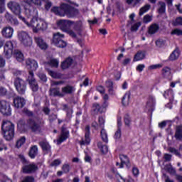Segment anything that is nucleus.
I'll list each match as a JSON object with an SVG mask.
<instances>
[{
  "label": "nucleus",
  "instance_id": "nucleus-29",
  "mask_svg": "<svg viewBox=\"0 0 182 182\" xmlns=\"http://www.w3.org/2000/svg\"><path fill=\"white\" fill-rule=\"evenodd\" d=\"M146 58V52L145 51H138L134 57V62H139L140 60H143Z\"/></svg>",
  "mask_w": 182,
  "mask_h": 182
},
{
  "label": "nucleus",
  "instance_id": "nucleus-3",
  "mask_svg": "<svg viewBox=\"0 0 182 182\" xmlns=\"http://www.w3.org/2000/svg\"><path fill=\"white\" fill-rule=\"evenodd\" d=\"M14 45H16L15 41H11L5 43L4 50V58H6V59H11L13 55L14 58H15L18 62H23V53L19 50H14Z\"/></svg>",
  "mask_w": 182,
  "mask_h": 182
},
{
  "label": "nucleus",
  "instance_id": "nucleus-36",
  "mask_svg": "<svg viewBox=\"0 0 182 182\" xmlns=\"http://www.w3.org/2000/svg\"><path fill=\"white\" fill-rule=\"evenodd\" d=\"M175 137L176 140H182V127L178 126L176 127L175 132Z\"/></svg>",
  "mask_w": 182,
  "mask_h": 182
},
{
  "label": "nucleus",
  "instance_id": "nucleus-12",
  "mask_svg": "<svg viewBox=\"0 0 182 182\" xmlns=\"http://www.w3.org/2000/svg\"><path fill=\"white\" fill-rule=\"evenodd\" d=\"M18 38L24 46H31L32 45V38L25 31H22L18 34Z\"/></svg>",
  "mask_w": 182,
  "mask_h": 182
},
{
  "label": "nucleus",
  "instance_id": "nucleus-24",
  "mask_svg": "<svg viewBox=\"0 0 182 182\" xmlns=\"http://www.w3.org/2000/svg\"><path fill=\"white\" fill-rule=\"evenodd\" d=\"M92 114L96 115L103 113V107L100 105V104L95 102L92 105Z\"/></svg>",
  "mask_w": 182,
  "mask_h": 182
},
{
  "label": "nucleus",
  "instance_id": "nucleus-2",
  "mask_svg": "<svg viewBox=\"0 0 182 182\" xmlns=\"http://www.w3.org/2000/svg\"><path fill=\"white\" fill-rule=\"evenodd\" d=\"M50 11L52 14L57 16H60L61 18H65V16L69 19L76 18L79 15V9L67 3H62L59 6H54Z\"/></svg>",
  "mask_w": 182,
  "mask_h": 182
},
{
  "label": "nucleus",
  "instance_id": "nucleus-62",
  "mask_svg": "<svg viewBox=\"0 0 182 182\" xmlns=\"http://www.w3.org/2000/svg\"><path fill=\"white\" fill-rule=\"evenodd\" d=\"M5 65H6V60H5L2 55L0 54V68H5Z\"/></svg>",
  "mask_w": 182,
  "mask_h": 182
},
{
  "label": "nucleus",
  "instance_id": "nucleus-10",
  "mask_svg": "<svg viewBox=\"0 0 182 182\" xmlns=\"http://www.w3.org/2000/svg\"><path fill=\"white\" fill-rule=\"evenodd\" d=\"M28 82L32 92H35L39 90V85H38V82H36V79H35V74H33V72L32 71H30L29 73Z\"/></svg>",
  "mask_w": 182,
  "mask_h": 182
},
{
  "label": "nucleus",
  "instance_id": "nucleus-38",
  "mask_svg": "<svg viewBox=\"0 0 182 182\" xmlns=\"http://www.w3.org/2000/svg\"><path fill=\"white\" fill-rule=\"evenodd\" d=\"M101 139L104 143H109V139L107 138V132L105 129H102L100 132Z\"/></svg>",
  "mask_w": 182,
  "mask_h": 182
},
{
  "label": "nucleus",
  "instance_id": "nucleus-22",
  "mask_svg": "<svg viewBox=\"0 0 182 182\" xmlns=\"http://www.w3.org/2000/svg\"><path fill=\"white\" fill-rule=\"evenodd\" d=\"M49 95L53 97H63L64 96V95L60 92V89L59 87L50 88Z\"/></svg>",
  "mask_w": 182,
  "mask_h": 182
},
{
  "label": "nucleus",
  "instance_id": "nucleus-51",
  "mask_svg": "<svg viewBox=\"0 0 182 182\" xmlns=\"http://www.w3.org/2000/svg\"><path fill=\"white\" fill-rule=\"evenodd\" d=\"M132 174L135 178H137L140 174V171L139 170V168L134 166L132 168Z\"/></svg>",
  "mask_w": 182,
  "mask_h": 182
},
{
  "label": "nucleus",
  "instance_id": "nucleus-53",
  "mask_svg": "<svg viewBox=\"0 0 182 182\" xmlns=\"http://www.w3.org/2000/svg\"><path fill=\"white\" fill-rule=\"evenodd\" d=\"M160 68H163V65H161V64L151 65L149 66V70H154L156 69H160Z\"/></svg>",
  "mask_w": 182,
  "mask_h": 182
},
{
  "label": "nucleus",
  "instance_id": "nucleus-40",
  "mask_svg": "<svg viewBox=\"0 0 182 182\" xmlns=\"http://www.w3.org/2000/svg\"><path fill=\"white\" fill-rule=\"evenodd\" d=\"M124 123L125 126L130 127V124H132V117H130V114H126L124 115Z\"/></svg>",
  "mask_w": 182,
  "mask_h": 182
},
{
  "label": "nucleus",
  "instance_id": "nucleus-63",
  "mask_svg": "<svg viewBox=\"0 0 182 182\" xmlns=\"http://www.w3.org/2000/svg\"><path fill=\"white\" fill-rule=\"evenodd\" d=\"M144 68H146V65L144 64H139L136 70L137 72L141 73L142 70H144Z\"/></svg>",
  "mask_w": 182,
  "mask_h": 182
},
{
  "label": "nucleus",
  "instance_id": "nucleus-18",
  "mask_svg": "<svg viewBox=\"0 0 182 182\" xmlns=\"http://www.w3.org/2000/svg\"><path fill=\"white\" fill-rule=\"evenodd\" d=\"M14 107L16 109H22L25 105H26V101L21 97H17L14 99Z\"/></svg>",
  "mask_w": 182,
  "mask_h": 182
},
{
  "label": "nucleus",
  "instance_id": "nucleus-34",
  "mask_svg": "<svg viewBox=\"0 0 182 182\" xmlns=\"http://www.w3.org/2000/svg\"><path fill=\"white\" fill-rule=\"evenodd\" d=\"M47 29H48V23L42 20H39L38 32H39V31H46Z\"/></svg>",
  "mask_w": 182,
  "mask_h": 182
},
{
  "label": "nucleus",
  "instance_id": "nucleus-16",
  "mask_svg": "<svg viewBox=\"0 0 182 182\" xmlns=\"http://www.w3.org/2000/svg\"><path fill=\"white\" fill-rule=\"evenodd\" d=\"M34 41L37 46H38L41 50H46V49L49 48V46L46 43V41L42 38V37H34Z\"/></svg>",
  "mask_w": 182,
  "mask_h": 182
},
{
  "label": "nucleus",
  "instance_id": "nucleus-59",
  "mask_svg": "<svg viewBox=\"0 0 182 182\" xmlns=\"http://www.w3.org/2000/svg\"><path fill=\"white\" fill-rule=\"evenodd\" d=\"M72 114H73V109H67L66 117L68 120H72V117H73Z\"/></svg>",
  "mask_w": 182,
  "mask_h": 182
},
{
  "label": "nucleus",
  "instance_id": "nucleus-8",
  "mask_svg": "<svg viewBox=\"0 0 182 182\" xmlns=\"http://www.w3.org/2000/svg\"><path fill=\"white\" fill-rule=\"evenodd\" d=\"M14 86L18 95H25L27 86L25 80H22V78H20L18 77H16L14 79Z\"/></svg>",
  "mask_w": 182,
  "mask_h": 182
},
{
  "label": "nucleus",
  "instance_id": "nucleus-7",
  "mask_svg": "<svg viewBox=\"0 0 182 182\" xmlns=\"http://www.w3.org/2000/svg\"><path fill=\"white\" fill-rule=\"evenodd\" d=\"M65 35L60 34V33H56L53 34L52 43H54L55 46L60 48V49H63L68 46L66 41H63Z\"/></svg>",
  "mask_w": 182,
  "mask_h": 182
},
{
  "label": "nucleus",
  "instance_id": "nucleus-33",
  "mask_svg": "<svg viewBox=\"0 0 182 182\" xmlns=\"http://www.w3.org/2000/svg\"><path fill=\"white\" fill-rule=\"evenodd\" d=\"M167 43V41L163 38H158L156 41H155V45L157 48H164V46H166V43Z\"/></svg>",
  "mask_w": 182,
  "mask_h": 182
},
{
  "label": "nucleus",
  "instance_id": "nucleus-25",
  "mask_svg": "<svg viewBox=\"0 0 182 182\" xmlns=\"http://www.w3.org/2000/svg\"><path fill=\"white\" fill-rule=\"evenodd\" d=\"M160 30V26L158 23H153L148 28L149 35H154Z\"/></svg>",
  "mask_w": 182,
  "mask_h": 182
},
{
  "label": "nucleus",
  "instance_id": "nucleus-46",
  "mask_svg": "<svg viewBox=\"0 0 182 182\" xmlns=\"http://www.w3.org/2000/svg\"><path fill=\"white\" fill-rule=\"evenodd\" d=\"M173 26H182V17L181 16L177 17L175 19V21L173 22Z\"/></svg>",
  "mask_w": 182,
  "mask_h": 182
},
{
  "label": "nucleus",
  "instance_id": "nucleus-19",
  "mask_svg": "<svg viewBox=\"0 0 182 182\" xmlns=\"http://www.w3.org/2000/svg\"><path fill=\"white\" fill-rule=\"evenodd\" d=\"M4 16L7 22L9 23H11V25H14V26H18V25H19V21H18V18H14L12 14H9V12H6Z\"/></svg>",
  "mask_w": 182,
  "mask_h": 182
},
{
  "label": "nucleus",
  "instance_id": "nucleus-61",
  "mask_svg": "<svg viewBox=\"0 0 182 182\" xmlns=\"http://www.w3.org/2000/svg\"><path fill=\"white\" fill-rule=\"evenodd\" d=\"M5 1L6 0H0V14H4L5 11Z\"/></svg>",
  "mask_w": 182,
  "mask_h": 182
},
{
  "label": "nucleus",
  "instance_id": "nucleus-60",
  "mask_svg": "<svg viewBox=\"0 0 182 182\" xmlns=\"http://www.w3.org/2000/svg\"><path fill=\"white\" fill-rule=\"evenodd\" d=\"M115 178L118 182H126L125 178L122 176L120 173H117V175H115Z\"/></svg>",
  "mask_w": 182,
  "mask_h": 182
},
{
  "label": "nucleus",
  "instance_id": "nucleus-56",
  "mask_svg": "<svg viewBox=\"0 0 182 182\" xmlns=\"http://www.w3.org/2000/svg\"><path fill=\"white\" fill-rule=\"evenodd\" d=\"M171 35H176L177 36H181L182 35V30L178 28H175L171 33Z\"/></svg>",
  "mask_w": 182,
  "mask_h": 182
},
{
  "label": "nucleus",
  "instance_id": "nucleus-11",
  "mask_svg": "<svg viewBox=\"0 0 182 182\" xmlns=\"http://www.w3.org/2000/svg\"><path fill=\"white\" fill-rule=\"evenodd\" d=\"M73 23H75V21L70 20H60L58 21L57 25L63 32H68Z\"/></svg>",
  "mask_w": 182,
  "mask_h": 182
},
{
  "label": "nucleus",
  "instance_id": "nucleus-27",
  "mask_svg": "<svg viewBox=\"0 0 182 182\" xmlns=\"http://www.w3.org/2000/svg\"><path fill=\"white\" fill-rule=\"evenodd\" d=\"M38 156V146L33 145L30 148L28 151V156L30 159H35Z\"/></svg>",
  "mask_w": 182,
  "mask_h": 182
},
{
  "label": "nucleus",
  "instance_id": "nucleus-52",
  "mask_svg": "<svg viewBox=\"0 0 182 182\" xmlns=\"http://www.w3.org/2000/svg\"><path fill=\"white\" fill-rule=\"evenodd\" d=\"M97 92H99L101 95H105L106 93V90L103 85H98L96 87Z\"/></svg>",
  "mask_w": 182,
  "mask_h": 182
},
{
  "label": "nucleus",
  "instance_id": "nucleus-58",
  "mask_svg": "<svg viewBox=\"0 0 182 182\" xmlns=\"http://www.w3.org/2000/svg\"><path fill=\"white\" fill-rule=\"evenodd\" d=\"M122 137V129H117V132L114 133V138L116 140H119Z\"/></svg>",
  "mask_w": 182,
  "mask_h": 182
},
{
  "label": "nucleus",
  "instance_id": "nucleus-17",
  "mask_svg": "<svg viewBox=\"0 0 182 182\" xmlns=\"http://www.w3.org/2000/svg\"><path fill=\"white\" fill-rule=\"evenodd\" d=\"M26 65H27V68L28 69H29V72H35L38 68V62L33 59H31V58H28V60L26 61Z\"/></svg>",
  "mask_w": 182,
  "mask_h": 182
},
{
  "label": "nucleus",
  "instance_id": "nucleus-21",
  "mask_svg": "<svg viewBox=\"0 0 182 182\" xmlns=\"http://www.w3.org/2000/svg\"><path fill=\"white\" fill-rule=\"evenodd\" d=\"M73 29L75 32H77L78 35H82V32H83L85 28H83V23L82 21H77L73 23Z\"/></svg>",
  "mask_w": 182,
  "mask_h": 182
},
{
  "label": "nucleus",
  "instance_id": "nucleus-28",
  "mask_svg": "<svg viewBox=\"0 0 182 182\" xmlns=\"http://www.w3.org/2000/svg\"><path fill=\"white\" fill-rule=\"evenodd\" d=\"M85 144L87 146H89L90 144V126L87 125L85 127Z\"/></svg>",
  "mask_w": 182,
  "mask_h": 182
},
{
  "label": "nucleus",
  "instance_id": "nucleus-14",
  "mask_svg": "<svg viewBox=\"0 0 182 182\" xmlns=\"http://www.w3.org/2000/svg\"><path fill=\"white\" fill-rule=\"evenodd\" d=\"M70 135V134L69 130H68V128H66V127H65V125H63L61 127L60 136L57 139V144H62V143H63V141H66V140H68V139H69Z\"/></svg>",
  "mask_w": 182,
  "mask_h": 182
},
{
  "label": "nucleus",
  "instance_id": "nucleus-41",
  "mask_svg": "<svg viewBox=\"0 0 182 182\" xmlns=\"http://www.w3.org/2000/svg\"><path fill=\"white\" fill-rule=\"evenodd\" d=\"M107 87L108 89V92L109 95H114V90L113 88V81H107Z\"/></svg>",
  "mask_w": 182,
  "mask_h": 182
},
{
  "label": "nucleus",
  "instance_id": "nucleus-50",
  "mask_svg": "<svg viewBox=\"0 0 182 182\" xmlns=\"http://www.w3.org/2000/svg\"><path fill=\"white\" fill-rule=\"evenodd\" d=\"M46 2L44 8L46 9V11H49V9H50V8H52V1H49V0H42V2Z\"/></svg>",
  "mask_w": 182,
  "mask_h": 182
},
{
  "label": "nucleus",
  "instance_id": "nucleus-26",
  "mask_svg": "<svg viewBox=\"0 0 182 182\" xmlns=\"http://www.w3.org/2000/svg\"><path fill=\"white\" fill-rule=\"evenodd\" d=\"M73 63V58L68 57L63 63H61V69H63V70H65V69L70 68Z\"/></svg>",
  "mask_w": 182,
  "mask_h": 182
},
{
  "label": "nucleus",
  "instance_id": "nucleus-49",
  "mask_svg": "<svg viewBox=\"0 0 182 182\" xmlns=\"http://www.w3.org/2000/svg\"><path fill=\"white\" fill-rule=\"evenodd\" d=\"M169 151H170V153H172V154H175V156H177L178 157L181 156V154L176 148L170 147L169 148Z\"/></svg>",
  "mask_w": 182,
  "mask_h": 182
},
{
  "label": "nucleus",
  "instance_id": "nucleus-48",
  "mask_svg": "<svg viewBox=\"0 0 182 182\" xmlns=\"http://www.w3.org/2000/svg\"><path fill=\"white\" fill-rule=\"evenodd\" d=\"M21 182H35V177L33 176H26Z\"/></svg>",
  "mask_w": 182,
  "mask_h": 182
},
{
  "label": "nucleus",
  "instance_id": "nucleus-1",
  "mask_svg": "<svg viewBox=\"0 0 182 182\" xmlns=\"http://www.w3.org/2000/svg\"><path fill=\"white\" fill-rule=\"evenodd\" d=\"M32 4L36 5V6H42V0H23V6L26 16H27V18H32L30 23L26 18H25V21L23 22H24L28 28H32L34 33H38V28L39 27L38 9L32 6Z\"/></svg>",
  "mask_w": 182,
  "mask_h": 182
},
{
  "label": "nucleus",
  "instance_id": "nucleus-15",
  "mask_svg": "<svg viewBox=\"0 0 182 182\" xmlns=\"http://www.w3.org/2000/svg\"><path fill=\"white\" fill-rule=\"evenodd\" d=\"M119 159L121 161L119 168H123L124 167V164L127 168H130V167H132L130 159L129 156H127V155L119 154Z\"/></svg>",
  "mask_w": 182,
  "mask_h": 182
},
{
  "label": "nucleus",
  "instance_id": "nucleus-4",
  "mask_svg": "<svg viewBox=\"0 0 182 182\" xmlns=\"http://www.w3.org/2000/svg\"><path fill=\"white\" fill-rule=\"evenodd\" d=\"M1 133L6 141H11L15 137V124L10 121L3 122Z\"/></svg>",
  "mask_w": 182,
  "mask_h": 182
},
{
  "label": "nucleus",
  "instance_id": "nucleus-45",
  "mask_svg": "<svg viewBox=\"0 0 182 182\" xmlns=\"http://www.w3.org/2000/svg\"><path fill=\"white\" fill-rule=\"evenodd\" d=\"M159 4H161V6L158 9V13L160 14V15L166 14V3L159 2Z\"/></svg>",
  "mask_w": 182,
  "mask_h": 182
},
{
  "label": "nucleus",
  "instance_id": "nucleus-31",
  "mask_svg": "<svg viewBox=\"0 0 182 182\" xmlns=\"http://www.w3.org/2000/svg\"><path fill=\"white\" fill-rule=\"evenodd\" d=\"M130 96H132V93L130 92H127L124 94L122 99V106H127L130 102Z\"/></svg>",
  "mask_w": 182,
  "mask_h": 182
},
{
  "label": "nucleus",
  "instance_id": "nucleus-6",
  "mask_svg": "<svg viewBox=\"0 0 182 182\" xmlns=\"http://www.w3.org/2000/svg\"><path fill=\"white\" fill-rule=\"evenodd\" d=\"M7 6L8 9H10L14 15H16V16H18L20 21H25V17L21 15L22 9H21V5L19 3L16 1H9L7 4Z\"/></svg>",
  "mask_w": 182,
  "mask_h": 182
},
{
  "label": "nucleus",
  "instance_id": "nucleus-57",
  "mask_svg": "<svg viewBox=\"0 0 182 182\" xmlns=\"http://www.w3.org/2000/svg\"><path fill=\"white\" fill-rule=\"evenodd\" d=\"M61 163L62 161H60V159H55L51 162L50 166L51 167H58V166H60Z\"/></svg>",
  "mask_w": 182,
  "mask_h": 182
},
{
  "label": "nucleus",
  "instance_id": "nucleus-64",
  "mask_svg": "<svg viewBox=\"0 0 182 182\" xmlns=\"http://www.w3.org/2000/svg\"><path fill=\"white\" fill-rule=\"evenodd\" d=\"M6 93H8V91L4 87H0V96H6Z\"/></svg>",
  "mask_w": 182,
  "mask_h": 182
},
{
  "label": "nucleus",
  "instance_id": "nucleus-47",
  "mask_svg": "<svg viewBox=\"0 0 182 182\" xmlns=\"http://www.w3.org/2000/svg\"><path fill=\"white\" fill-rule=\"evenodd\" d=\"M62 171L64 174H68L70 171V165L69 164H63L62 166Z\"/></svg>",
  "mask_w": 182,
  "mask_h": 182
},
{
  "label": "nucleus",
  "instance_id": "nucleus-39",
  "mask_svg": "<svg viewBox=\"0 0 182 182\" xmlns=\"http://www.w3.org/2000/svg\"><path fill=\"white\" fill-rule=\"evenodd\" d=\"M26 142V137L21 136L18 140H17L16 146L17 149H19L20 147H22L23 144Z\"/></svg>",
  "mask_w": 182,
  "mask_h": 182
},
{
  "label": "nucleus",
  "instance_id": "nucleus-37",
  "mask_svg": "<svg viewBox=\"0 0 182 182\" xmlns=\"http://www.w3.org/2000/svg\"><path fill=\"white\" fill-rule=\"evenodd\" d=\"M150 8H151L150 4H146L145 6L141 7L139 9V16L144 15V14H146V12H149V11H150Z\"/></svg>",
  "mask_w": 182,
  "mask_h": 182
},
{
  "label": "nucleus",
  "instance_id": "nucleus-13",
  "mask_svg": "<svg viewBox=\"0 0 182 182\" xmlns=\"http://www.w3.org/2000/svg\"><path fill=\"white\" fill-rule=\"evenodd\" d=\"M27 124L28 129L31 130L32 133L40 132L42 130L41 124L36 122V121L32 118L27 119Z\"/></svg>",
  "mask_w": 182,
  "mask_h": 182
},
{
  "label": "nucleus",
  "instance_id": "nucleus-9",
  "mask_svg": "<svg viewBox=\"0 0 182 182\" xmlns=\"http://www.w3.org/2000/svg\"><path fill=\"white\" fill-rule=\"evenodd\" d=\"M0 112L3 116H11V114H12V108L11 107V102L5 100H1Z\"/></svg>",
  "mask_w": 182,
  "mask_h": 182
},
{
  "label": "nucleus",
  "instance_id": "nucleus-5",
  "mask_svg": "<svg viewBox=\"0 0 182 182\" xmlns=\"http://www.w3.org/2000/svg\"><path fill=\"white\" fill-rule=\"evenodd\" d=\"M18 159H20V161L21 162V164H23V166L21 167V173L23 174H33L38 171V168L35 164H29V161L25 158V156L23 154H18Z\"/></svg>",
  "mask_w": 182,
  "mask_h": 182
},
{
  "label": "nucleus",
  "instance_id": "nucleus-30",
  "mask_svg": "<svg viewBox=\"0 0 182 182\" xmlns=\"http://www.w3.org/2000/svg\"><path fill=\"white\" fill-rule=\"evenodd\" d=\"M62 93H64V95H72L75 90V87L71 85H66L61 89Z\"/></svg>",
  "mask_w": 182,
  "mask_h": 182
},
{
  "label": "nucleus",
  "instance_id": "nucleus-54",
  "mask_svg": "<svg viewBox=\"0 0 182 182\" xmlns=\"http://www.w3.org/2000/svg\"><path fill=\"white\" fill-rule=\"evenodd\" d=\"M48 75H50V76H51V77H53V79L59 78V73H58L57 72H55L53 70H49Z\"/></svg>",
  "mask_w": 182,
  "mask_h": 182
},
{
  "label": "nucleus",
  "instance_id": "nucleus-20",
  "mask_svg": "<svg viewBox=\"0 0 182 182\" xmlns=\"http://www.w3.org/2000/svg\"><path fill=\"white\" fill-rule=\"evenodd\" d=\"M2 36L6 39H11L14 35V28L12 27H5L1 31Z\"/></svg>",
  "mask_w": 182,
  "mask_h": 182
},
{
  "label": "nucleus",
  "instance_id": "nucleus-42",
  "mask_svg": "<svg viewBox=\"0 0 182 182\" xmlns=\"http://www.w3.org/2000/svg\"><path fill=\"white\" fill-rule=\"evenodd\" d=\"M38 77L40 79V83H46L48 82V77L43 73H39Z\"/></svg>",
  "mask_w": 182,
  "mask_h": 182
},
{
  "label": "nucleus",
  "instance_id": "nucleus-43",
  "mask_svg": "<svg viewBox=\"0 0 182 182\" xmlns=\"http://www.w3.org/2000/svg\"><path fill=\"white\" fill-rule=\"evenodd\" d=\"M48 64L51 68H58L59 66V61L57 59L53 58L48 62Z\"/></svg>",
  "mask_w": 182,
  "mask_h": 182
},
{
  "label": "nucleus",
  "instance_id": "nucleus-23",
  "mask_svg": "<svg viewBox=\"0 0 182 182\" xmlns=\"http://www.w3.org/2000/svg\"><path fill=\"white\" fill-rule=\"evenodd\" d=\"M178 58H180V50L178 49V48H176L170 54L168 57V60H170V62H174V60H177Z\"/></svg>",
  "mask_w": 182,
  "mask_h": 182
},
{
  "label": "nucleus",
  "instance_id": "nucleus-55",
  "mask_svg": "<svg viewBox=\"0 0 182 182\" xmlns=\"http://www.w3.org/2000/svg\"><path fill=\"white\" fill-rule=\"evenodd\" d=\"M56 119H58V115L56 114L52 113L51 114L48 115L50 123H53Z\"/></svg>",
  "mask_w": 182,
  "mask_h": 182
},
{
  "label": "nucleus",
  "instance_id": "nucleus-44",
  "mask_svg": "<svg viewBox=\"0 0 182 182\" xmlns=\"http://www.w3.org/2000/svg\"><path fill=\"white\" fill-rule=\"evenodd\" d=\"M141 26V22H136L134 25L131 26L130 31L131 32H137L139 31V28Z\"/></svg>",
  "mask_w": 182,
  "mask_h": 182
},
{
  "label": "nucleus",
  "instance_id": "nucleus-32",
  "mask_svg": "<svg viewBox=\"0 0 182 182\" xmlns=\"http://www.w3.org/2000/svg\"><path fill=\"white\" fill-rule=\"evenodd\" d=\"M39 146L41 147L43 151H46V153H49V151H50V149L52 148L49 143L46 141H41L39 143Z\"/></svg>",
  "mask_w": 182,
  "mask_h": 182
},
{
  "label": "nucleus",
  "instance_id": "nucleus-35",
  "mask_svg": "<svg viewBox=\"0 0 182 182\" xmlns=\"http://www.w3.org/2000/svg\"><path fill=\"white\" fill-rule=\"evenodd\" d=\"M97 147L98 149H100L102 154H107L109 151V147L107 146V145H102V143H98Z\"/></svg>",
  "mask_w": 182,
  "mask_h": 182
}]
</instances>
